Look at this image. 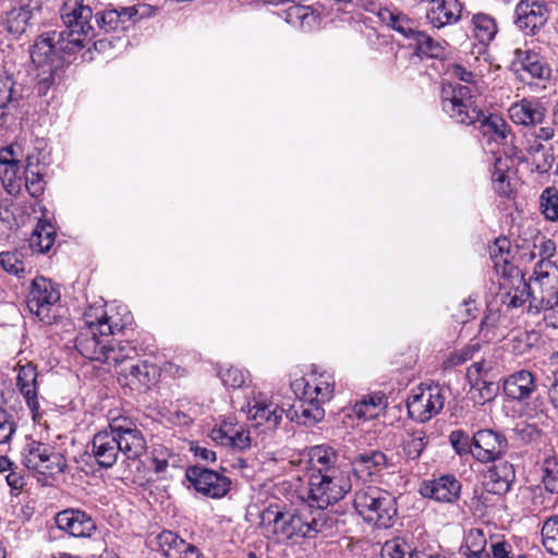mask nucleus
Returning <instances> with one entry per match:
<instances>
[{
	"mask_svg": "<svg viewBox=\"0 0 558 558\" xmlns=\"http://www.w3.org/2000/svg\"><path fill=\"white\" fill-rule=\"evenodd\" d=\"M60 14L65 29L45 32L33 46L31 58L37 66H58L61 60L82 50L92 38L93 11L83 0H65Z\"/></svg>",
	"mask_w": 558,
	"mask_h": 558,
	"instance_id": "obj_1",
	"label": "nucleus"
},
{
	"mask_svg": "<svg viewBox=\"0 0 558 558\" xmlns=\"http://www.w3.org/2000/svg\"><path fill=\"white\" fill-rule=\"evenodd\" d=\"M292 388L299 396V401L288 410V418L303 425L322 421L325 416L323 404L333 396V376L329 373H312L305 378L296 379Z\"/></svg>",
	"mask_w": 558,
	"mask_h": 558,
	"instance_id": "obj_2",
	"label": "nucleus"
},
{
	"mask_svg": "<svg viewBox=\"0 0 558 558\" xmlns=\"http://www.w3.org/2000/svg\"><path fill=\"white\" fill-rule=\"evenodd\" d=\"M509 245L506 239H498L490 255L494 258L495 268L502 278L499 281L500 300L508 308H518L529 302V312L534 310V298L539 295L538 290L532 288V283L526 282L519 269L508 262V257L504 255V251Z\"/></svg>",
	"mask_w": 558,
	"mask_h": 558,
	"instance_id": "obj_3",
	"label": "nucleus"
},
{
	"mask_svg": "<svg viewBox=\"0 0 558 558\" xmlns=\"http://www.w3.org/2000/svg\"><path fill=\"white\" fill-rule=\"evenodd\" d=\"M84 322L86 328L76 337L75 348L84 357L101 362L109 336L121 331L128 322L108 316L102 306L89 307Z\"/></svg>",
	"mask_w": 558,
	"mask_h": 558,
	"instance_id": "obj_4",
	"label": "nucleus"
},
{
	"mask_svg": "<svg viewBox=\"0 0 558 558\" xmlns=\"http://www.w3.org/2000/svg\"><path fill=\"white\" fill-rule=\"evenodd\" d=\"M353 506L368 523L387 529L397 515L395 497L377 486H365L354 493Z\"/></svg>",
	"mask_w": 558,
	"mask_h": 558,
	"instance_id": "obj_5",
	"label": "nucleus"
},
{
	"mask_svg": "<svg viewBox=\"0 0 558 558\" xmlns=\"http://www.w3.org/2000/svg\"><path fill=\"white\" fill-rule=\"evenodd\" d=\"M478 89L469 85L448 84L441 89V108L454 122L475 124L483 116L477 105Z\"/></svg>",
	"mask_w": 558,
	"mask_h": 558,
	"instance_id": "obj_6",
	"label": "nucleus"
},
{
	"mask_svg": "<svg viewBox=\"0 0 558 558\" xmlns=\"http://www.w3.org/2000/svg\"><path fill=\"white\" fill-rule=\"evenodd\" d=\"M350 470H331L329 474L310 475V506L326 509L341 500L351 489Z\"/></svg>",
	"mask_w": 558,
	"mask_h": 558,
	"instance_id": "obj_7",
	"label": "nucleus"
},
{
	"mask_svg": "<svg viewBox=\"0 0 558 558\" xmlns=\"http://www.w3.org/2000/svg\"><path fill=\"white\" fill-rule=\"evenodd\" d=\"M274 514V533L278 542H287L302 537H311L322 532L327 525L325 512H318L317 517L307 518L302 513L268 511Z\"/></svg>",
	"mask_w": 558,
	"mask_h": 558,
	"instance_id": "obj_8",
	"label": "nucleus"
},
{
	"mask_svg": "<svg viewBox=\"0 0 558 558\" xmlns=\"http://www.w3.org/2000/svg\"><path fill=\"white\" fill-rule=\"evenodd\" d=\"M61 292L50 279L36 277L33 279L27 294L29 312L45 324H51L59 312Z\"/></svg>",
	"mask_w": 558,
	"mask_h": 558,
	"instance_id": "obj_9",
	"label": "nucleus"
},
{
	"mask_svg": "<svg viewBox=\"0 0 558 558\" xmlns=\"http://www.w3.org/2000/svg\"><path fill=\"white\" fill-rule=\"evenodd\" d=\"M446 397L438 385H421L407 401L409 415L421 423L428 422L444 409Z\"/></svg>",
	"mask_w": 558,
	"mask_h": 558,
	"instance_id": "obj_10",
	"label": "nucleus"
},
{
	"mask_svg": "<svg viewBox=\"0 0 558 558\" xmlns=\"http://www.w3.org/2000/svg\"><path fill=\"white\" fill-rule=\"evenodd\" d=\"M22 463L29 470L43 474H60L66 468L64 458L49 445L29 441L21 452Z\"/></svg>",
	"mask_w": 558,
	"mask_h": 558,
	"instance_id": "obj_11",
	"label": "nucleus"
},
{
	"mask_svg": "<svg viewBox=\"0 0 558 558\" xmlns=\"http://www.w3.org/2000/svg\"><path fill=\"white\" fill-rule=\"evenodd\" d=\"M185 477L197 493L210 498L226 496L231 486L228 476L199 465L189 466Z\"/></svg>",
	"mask_w": 558,
	"mask_h": 558,
	"instance_id": "obj_12",
	"label": "nucleus"
},
{
	"mask_svg": "<svg viewBox=\"0 0 558 558\" xmlns=\"http://www.w3.org/2000/svg\"><path fill=\"white\" fill-rule=\"evenodd\" d=\"M111 427L120 447V453L130 460H136L146 451V440L142 430L126 417L111 420Z\"/></svg>",
	"mask_w": 558,
	"mask_h": 558,
	"instance_id": "obj_13",
	"label": "nucleus"
},
{
	"mask_svg": "<svg viewBox=\"0 0 558 558\" xmlns=\"http://www.w3.org/2000/svg\"><path fill=\"white\" fill-rule=\"evenodd\" d=\"M158 376L159 371L156 365L138 359L133 360L129 365H122V369H118L117 374L119 384L131 391L149 389L157 383Z\"/></svg>",
	"mask_w": 558,
	"mask_h": 558,
	"instance_id": "obj_14",
	"label": "nucleus"
},
{
	"mask_svg": "<svg viewBox=\"0 0 558 558\" xmlns=\"http://www.w3.org/2000/svg\"><path fill=\"white\" fill-rule=\"evenodd\" d=\"M508 447L505 435L494 429H480L473 435V458L481 463L501 459Z\"/></svg>",
	"mask_w": 558,
	"mask_h": 558,
	"instance_id": "obj_15",
	"label": "nucleus"
},
{
	"mask_svg": "<svg viewBox=\"0 0 558 558\" xmlns=\"http://www.w3.org/2000/svg\"><path fill=\"white\" fill-rule=\"evenodd\" d=\"M38 11L37 0H10V7L3 20L5 31L13 38H20L32 26L34 15Z\"/></svg>",
	"mask_w": 558,
	"mask_h": 558,
	"instance_id": "obj_16",
	"label": "nucleus"
},
{
	"mask_svg": "<svg viewBox=\"0 0 558 558\" xmlns=\"http://www.w3.org/2000/svg\"><path fill=\"white\" fill-rule=\"evenodd\" d=\"M510 68L518 78L526 84H531L534 78L547 80L551 73L542 57L531 50L517 49Z\"/></svg>",
	"mask_w": 558,
	"mask_h": 558,
	"instance_id": "obj_17",
	"label": "nucleus"
},
{
	"mask_svg": "<svg viewBox=\"0 0 558 558\" xmlns=\"http://www.w3.org/2000/svg\"><path fill=\"white\" fill-rule=\"evenodd\" d=\"M461 483L451 474H445L437 478L424 481L420 485V494L424 498L437 502L453 504L461 494Z\"/></svg>",
	"mask_w": 558,
	"mask_h": 558,
	"instance_id": "obj_18",
	"label": "nucleus"
},
{
	"mask_svg": "<svg viewBox=\"0 0 558 558\" xmlns=\"http://www.w3.org/2000/svg\"><path fill=\"white\" fill-rule=\"evenodd\" d=\"M547 8L538 1L521 0L515 7L514 23L526 35H534L548 20Z\"/></svg>",
	"mask_w": 558,
	"mask_h": 558,
	"instance_id": "obj_19",
	"label": "nucleus"
},
{
	"mask_svg": "<svg viewBox=\"0 0 558 558\" xmlns=\"http://www.w3.org/2000/svg\"><path fill=\"white\" fill-rule=\"evenodd\" d=\"M283 413L284 410L281 407L262 395L247 402V418L255 422L256 426L264 425L269 430L278 427Z\"/></svg>",
	"mask_w": 558,
	"mask_h": 558,
	"instance_id": "obj_20",
	"label": "nucleus"
},
{
	"mask_svg": "<svg viewBox=\"0 0 558 558\" xmlns=\"http://www.w3.org/2000/svg\"><path fill=\"white\" fill-rule=\"evenodd\" d=\"M54 521L59 530L73 537H90L96 530L93 519L77 509L70 508L58 512Z\"/></svg>",
	"mask_w": 558,
	"mask_h": 558,
	"instance_id": "obj_21",
	"label": "nucleus"
},
{
	"mask_svg": "<svg viewBox=\"0 0 558 558\" xmlns=\"http://www.w3.org/2000/svg\"><path fill=\"white\" fill-rule=\"evenodd\" d=\"M536 389V377L527 369L515 371L502 379V391L511 401L523 402L530 399Z\"/></svg>",
	"mask_w": 558,
	"mask_h": 558,
	"instance_id": "obj_22",
	"label": "nucleus"
},
{
	"mask_svg": "<svg viewBox=\"0 0 558 558\" xmlns=\"http://www.w3.org/2000/svg\"><path fill=\"white\" fill-rule=\"evenodd\" d=\"M90 446L92 456L100 468L109 469L116 464L120 454V447L111 427V422L108 429L94 435Z\"/></svg>",
	"mask_w": 558,
	"mask_h": 558,
	"instance_id": "obj_23",
	"label": "nucleus"
},
{
	"mask_svg": "<svg viewBox=\"0 0 558 558\" xmlns=\"http://www.w3.org/2000/svg\"><path fill=\"white\" fill-rule=\"evenodd\" d=\"M160 550L167 558H203L201 550L171 531H162L158 537Z\"/></svg>",
	"mask_w": 558,
	"mask_h": 558,
	"instance_id": "obj_24",
	"label": "nucleus"
},
{
	"mask_svg": "<svg viewBox=\"0 0 558 558\" xmlns=\"http://www.w3.org/2000/svg\"><path fill=\"white\" fill-rule=\"evenodd\" d=\"M461 16V4L458 0H430L426 12L427 23L434 28L457 23Z\"/></svg>",
	"mask_w": 558,
	"mask_h": 558,
	"instance_id": "obj_25",
	"label": "nucleus"
},
{
	"mask_svg": "<svg viewBox=\"0 0 558 558\" xmlns=\"http://www.w3.org/2000/svg\"><path fill=\"white\" fill-rule=\"evenodd\" d=\"M389 466V459L379 450L359 453L351 462V470L362 480H367Z\"/></svg>",
	"mask_w": 558,
	"mask_h": 558,
	"instance_id": "obj_26",
	"label": "nucleus"
},
{
	"mask_svg": "<svg viewBox=\"0 0 558 558\" xmlns=\"http://www.w3.org/2000/svg\"><path fill=\"white\" fill-rule=\"evenodd\" d=\"M508 112L513 123L524 126L541 124L545 118V108L537 100L522 99L512 104Z\"/></svg>",
	"mask_w": 558,
	"mask_h": 558,
	"instance_id": "obj_27",
	"label": "nucleus"
},
{
	"mask_svg": "<svg viewBox=\"0 0 558 558\" xmlns=\"http://www.w3.org/2000/svg\"><path fill=\"white\" fill-rule=\"evenodd\" d=\"M515 480L514 468L511 463L504 461L492 466L486 475L484 486L487 492L504 495Z\"/></svg>",
	"mask_w": 558,
	"mask_h": 558,
	"instance_id": "obj_28",
	"label": "nucleus"
},
{
	"mask_svg": "<svg viewBox=\"0 0 558 558\" xmlns=\"http://www.w3.org/2000/svg\"><path fill=\"white\" fill-rule=\"evenodd\" d=\"M310 475L329 474L331 470H350L338 462L337 452L328 446H315L310 450Z\"/></svg>",
	"mask_w": 558,
	"mask_h": 558,
	"instance_id": "obj_29",
	"label": "nucleus"
},
{
	"mask_svg": "<svg viewBox=\"0 0 558 558\" xmlns=\"http://www.w3.org/2000/svg\"><path fill=\"white\" fill-rule=\"evenodd\" d=\"M37 377L36 366L32 363L22 365L17 369L16 386L32 412L36 411L39 407Z\"/></svg>",
	"mask_w": 558,
	"mask_h": 558,
	"instance_id": "obj_30",
	"label": "nucleus"
},
{
	"mask_svg": "<svg viewBox=\"0 0 558 558\" xmlns=\"http://www.w3.org/2000/svg\"><path fill=\"white\" fill-rule=\"evenodd\" d=\"M284 21L294 26L311 32L320 24V14L310 5L293 3L284 12Z\"/></svg>",
	"mask_w": 558,
	"mask_h": 558,
	"instance_id": "obj_31",
	"label": "nucleus"
},
{
	"mask_svg": "<svg viewBox=\"0 0 558 558\" xmlns=\"http://www.w3.org/2000/svg\"><path fill=\"white\" fill-rule=\"evenodd\" d=\"M538 292L539 295L534 298L533 312L543 314V320L548 327L558 328V290L555 288Z\"/></svg>",
	"mask_w": 558,
	"mask_h": 558,
	"instance_id": "obj_32",
	"label": "nucleus"
},
{
	"mask_svg": "<svg viewBox=\"0 0 558 558\" xmlns=\"http://www.w3.org/2000/svg\"><path fill=\"white\" fill-rule=\"evenodd\" d=\"M135 359L136 351L134 347L130 343H116L113 340L109 339L106 350L104 351L101 363L113 366L116 374H118V369H122V365H129Z\"/></svg>",
	"mask_w": 558,
	"mask_h": 558,
	"instance_id": "obj_33",
	"label": "nucleus"
},
{
	"mask_svg": "<svg viewBox=\"0 0 558 558\" xmlns=\"http://www.w3.org/2000/svg\"><path fill=\"white\" fill-rule=\"evenodd\" d=\"M558 280V267L549 258H539L530 279L532 288L535 291H545L555 289Z\"/></svg>",
	"mask_w": 558,
	"mask_h": 558,
	"instance_id": "obj_34",
	"label": "nucleus"
},
{
	"mask_svg": "<svg viewBox=\"0 0 558 558\" xmlns=\"http://www.w3.org/2000/svg\"><path fill=\"white\" fill-rule=\"evenodd\" d=\"M378 16L384 23L411 41L414 40L415 35L420 33L415 22L401 12L386 8L379 11Z\"/></svg>",
	"mask_w": 558,
	"mask_h": 558,
	"instance_id": "obj_35",
	"label": "nucleus"
},
{
	"mask_svg": "<svg viewBox=\"0 0 558 558\" xmlns=\"http://www.w3.org/2000/svg\"><path fill=\"white\" fill-rule=\"evenodd\" d=\"M478 129L484 136H488L489 140L495 142H502L507 138L509 133V126L502 117L496 113L485 114L476 121Z\"/></svg>",
	"mask_w": 558,
	"mask_h": 558,
	"instance_id": "obj_36",
	"label": "nucleus"
},
{
	"mask_svg": "<svg viewBox=\"0 0 558 558\" xmlns=\"http://www.w3.org/2000/svg\"><path fill=\"white\" fill-rule=\"evenodd\" d=\"M428 444L426 433L422 429L407 430L401 447L407 460H417Z\"/></svg>",
	"mask_w": 558,
	"mask_h": 558,
	"instance_id": "obj_37",
	"label": "nucleus"
},
{
	"mask_svg": "<svg viewBox=\"0 0 558 558\" xmlns=\"http://www.w3.org/2000/svg\"><path fill=\"white\" fill-rule=\"evenodd\" d=\"M473 35L481 45L487 46L497 34L496 21L488 14L478 13L473 16Z\"/></svg>",
	"mask_w": 558,
	"mask_h": 558,
	"instance_id": "obj_38",
	"label": "nucleus"
},
{
	"mask_svg": "<svg viewBox=\"0 0 558 558\" xmlns=\"http://www.w3.org/2000/svg\"><path fill=\"white\" fill-rule=\"evenodd\" d=\"M384 398L380 395H372L367 398L357 401L352 407L351 415L356 416L361 420H371L376 417L380 411L384 409Z\"/></svg>",
	"mask_w": 558,
	"mask_h": 558,
	"instance_id": "obj_39",
	"label": "nucleus"
},
{
	"mask_svg": "<svg viewBox=\"0 0 558 558\" xmlns=\"http://www.w3.org/2000/svg\"><path fill=\"white\" fill-rule=\"evenodd\" d=\"M411 45H413L416 54L420 57L437 59L445 53V48L441 43L434 40L429 35L421 31L415 35Z\"/></svg>",
	"mask_w": 558,
	"mask_h": 558,
	"instance_id": "obj_40",
	"label": "nucleus"
},
{
	"mask_svg": "<svg viewBox=\"0 0 558 558\" xmlns=\"http://www.w3.org/2000/svg\"><path fill=\"white\" fill-rule=\"evenodd\" d=\"M54 227L47 222H39L33 231L29 245L39 253L48 252L54 243Z\"/></svg>",
	"mask_w": 558,
	"mask_h": 558,
	"instance_id": "obj_41",
	"label": "nucleus"
},
{
	"mask_svg": "<svg viewBox=\"0 0 558 558\" xmlns=\"http://www.w3.org/2000/svg\"><path fill=\"white\" fill-rule=\"evenodd\" d=\"M19 162L20 160L16 158V151L13 145L0 150V165L7 167L3 173V182H8L7 190L10 194L16 192L12 181L19 170Z\"/></svg>",
	"mask_w": 558,
	"mask_h": 558,
	"instance_id": "obj_42",
	"label": "nucleus"
},
{
	"mask_svg": "<svg viewBox=\"0 0 558 558\" xmlns=\"http://www.w3.org/2000/svg\"><path fill=\"white\" fill-rule=\"evenodd\" d=\"M151 462L156 473H165L170 466L177 468L180 463V458L168 447L156 445L151 451Z\"/></svg>",
	"mask_w": 558,
	"mask_h": 558,
	"instance_id": "obj_43",
	"label": "nucleus"
},
{
	"mask_svg": "<svg viewBox=\"0 0 558 558\" xmlns=\"http://www.w3.org/2000/svg\"><path fill=\"white\" fill-rule=\"evenodd\" d=\"M508 159L498 157L495 159L494 170L492 173V180L494 183L495 191L500 196H509L512 192L509 177L507 174Z\"/></svg>",
	"mask_w": 558,
	"mask_h": 558,
	"instance_id": "obj_44",
	"label": "nucleus"
},
{
	"mask_svg": "<svg viewBox=\"0 0 558 558\" xmlns=\"http://www.w3.org/2000/svg\"><path fill=\"white\" fill-rule=\"evenodd\" d=\"M0 266L5 272L22 277L26 271L25 256L19 250L1 252Z\"/></svg>",
	"mask_w": 558,
	"mask_h": 558,
	"instance_id": "obj_45",
	"label": "nucleus"
},
{
	"mask_svg": "<svg viewBox=\"0 0 558 558\" xmlns=\"http://www.w3.org/2000/svg\"><path fill=\"white\" fill-rule=\"evenodd\" d=\"M124 13V8L106 10L102 13L96 14V22L106 32L125 28V23L130 22Z\"/></svg>",
	"mask_w": 558,
	"mask_h": 558,
	"instance_id": "obj_46",
	"label": "nucleus"
},
{
	"mask_svg": "<svg viewBox=\"0 0 558 558\" xmlns=\"http://www.w3.org/2000/svg\"><path fill=\"white\" fill-rule=\"evenodd\" d=\"M532 165L538 173L548 172L554 163L555 157L551 147H545L543 144H535L530 147Z\"/></svg>",
	"mask_w": 558,
	"mask_h": 558,
	"instance_id": "obj_47",
	"label": "nucleus"
},
{
	"mask_svg": "<svg viewBox=\"0 0 558 558\" xmlns=\"http://www.w3.org/2000/svg\"><path fill=\"white\" fill-rule=\"evenodd\" d=\"M36 165L33 161V157L28 156L26 159L25 168V186L32 197H39L45 190V181L43 174L35 170Z\"/></svg>",
	"mask_w": 558,
	"mask_h": 558,
	"instance_id": "obj_48",
	"label": "nucleus"
},
{
	"mask_svg": "<svg viewBox=\"0 0 558 558\" xmlns=\"http://www.w3.org/2000/svg\"><path fill=\"white\" fill-rule=\"evenodd\" d=\"M209 437L211 440L218 445L231 447L239 450H244L251 447L252 440L250 436H238L234 438L229 435L223 428L220 426H216L210 430Z\"/></svg>",
	"mask_w": 558,
	"mask_h": 558,
	"instance_id": "obj_49",
	"label": "nucleus"
},
{
	"mask_svg": "<svg viewBox=\"0 0 558 558\" xmlns=\"http://www.w3.org/2000/svg\"><path fill=\"white\" fill-rule=\"evenodd\" d=\"M539 208L546 220L558 221V190L546 187L539 196Z\"/></svg>",
	"mask_w": 558,
	"mask_h": 558,
	"instance_id": "obj_50",
	"label": "nucleus"
},
{
	"mask_svg": "<svg viewBox=\"0 0 558 558\" xmlns=\"http://www.w3.org/2000/svg\"><path fill=\"white\" fill-rule=\"evenodd\" d=\"M480 350L481 343L478 341L472 340L462 349L451 352L445 361V366L456 367L462 365L465 362L472 360L475 356V354L480 352Z\"/></svg>",
	"mask_w": 558,
	"mask_h": 558,
	"instance_id": "obj_51",
	"label": "nucleus"
},
{
	"mask_svg": "<svg viewBox=\"0 0 558 558\" xmlns=\"http://www.w3.org/2000/svg\"><path fill=\"white\" fill-rule=\"evenodd\" d=\"M542 543L551 555H558V518L546 520L542 529Z\"/></svg>",
	"mask_w": 558,
	"mask_h": 558,
	"instance_id": "obj_52",
	"label": "nucleus"
},
{
	"mask_svg": "<svg viewBox=\"0 0 558 558\" xmlns=\"http://www.w3.org/2000/svg\"><path fill=\"white\" fill-rule=\"evenodd\" d=\"M486 538L484 533L478 529H472L468 532L464 538V544L461 547V554L470 556L485 551Z\"/></svg>",
	"mask_w": 558,
	"mask_h": 558,
	"instance_id": "obj_53",
	"label": "nucleus"
},
{
	"mask_svg": "<svg viewBox=\"0 0 558 558\" xmlns=\"http://www.w3.org/2000/svg\"><path fill=\"white\" fill-rule=\"evenodd\" d=\"M472 391L477 392V395L473 396L476 402L484 404L495 399L498 392V387L487 380H483L482 378H475L471 383Z\"/></svg>",
	"mask_w": 558,
	"mask_h": 558,
	"instance_id": "obj_54",
	"label": "nucleus"
},
{
	"mask_svg": "<svg viewBox=\"0 0 558 558\" xmlns=\"http://www.w3.org/2000/svg\"><path fill=\"white\" fill-rule=\"evenodd\" d=\"M542 482L547 492L558 494V460L546 459L543 465Z\"/></svg>",
	"mask_w": 558,
	"mask_h": 558,
	"instance_id": "obj_55",
	"label": "nucleus"
},
{
	"mask_svg": "<svg viewBox=\"0 0 558 558\" xmlns=\"http://www.w3.org/2000/svg\"><path fill=\"white\" fill-rule=\"evenodd\" d=\"M449 441L460 457L471 454L473 457V436L470 438L469 435L462 429L451 432Z\"/></svg>",
	"mask_w": 558,
	"mask_h": 558,
	"instance_id": "obj_56",
	"label": "nucleus"
},
{
	"mask_svg": "<svg viewBox=\"0 0 558 558\" xmlns=\"http://www.w3.org/2000/svg\"><path fill=\"white\" fill-rule=\"evenodd\" d=\"M16 432V422L11 413L0 408V446H10Z\"/></svg>",
	"mask_w": 558,
	"mask_h": 558,
	"instance_id": "obj_57",
	"label": "nucleus"
},
{
	"mask_svg": "<svg viewBox=\"0 0 558 558\" xmlns=\"http://www.w3.org/2000/svg\"><path fill=\"white\" fill-rule=\"evenodd\" d=\"M222 384L230 388H241L247 378L245 372L236 367H228L219 373Z\"/></svg>",
	"mask_w": 558,
	"mask_h": 558,
	"instance_id": "obj_58",
	"label": "nucleus"
},
{
	"mask_svg": "<svg viewBox=\"0 0 558 558\" xmlns=\"http://www.w3.org/2000/svg\"><path fill=\"white\" fill-rule=\"evenodd\" d=\"M496 366V362L489 357V359H482L478 362H474L469 368H468V379L470 383L475 380V378H481L482 375H487L490 373Z\"/></svg>",
	"mask_w": 558,
	"mask_h": 558,
	"instance_id": "obj_59",
	"label": "nucleus"
},
{
	"mask_svg": "<svg viewBox=\"0 0 558 558\" xmlns=\"http://www.w3.org/2000/svg\"><path fill=\"white\" fill-rule=\"evenodd\" d=\"M550 360L554 369L551 371V384L548 388V398L554 409L558 412V351L553 353Z\"/></svg>",
	"mask_w": 558,
	"mask_h": 558,
	"instance_id": "obj_60",
	"label": "nucleus"
},
{
	"mask_svg": "<svg viewBox=\"0 0 558 558\" xmlns=\"http://www.w3.org/2000/svg\"><path fill=\"white\" fill-rule=\"evenodd\" d=\"M124 13H126V19L130 22H137L142 19L149 17L155 13V9L146 3H138L136 5L124 8Z\"/></svg>",
	"mask_w": 558,
	"mask_h": 558,
	"instance_id": "obj_61",
	"label": "nucleus"
},
{
	"mask_svg": "<svg viewBox=\"0 0 558 558\" xmlns=\"http://www.w3.org/2000/svg\"><path fill=\"white\" fill-rule=\"evenodd\" d=\"M448 71L451 76L466 84H472V87L476 88V74L471 69L465 68L461 63H453Z\"/></svg>",
	"mask_w": 558,
	"mask_h": 558,
	"instance_id": "obj_62",
	"label": "nucleus"
},
{
	"mask_svg": "<svg viewBox=\"0 0 558 558\" xmlns=\"http://www.w3.org/2000/svg\"><path fill=\"white\" fill-rule=\"evenodd\" d=\"M385 550L391 556V558H410V555H414L410 547L399 539L387 542L385 544Z\"/></svg>",
	"mask_w": 558,
	"mask_h": 558,
	"instance_id": "obj_63",
	"label": "nucleus"
},
{
	"mask_svg": "<svg viewBox=\"0 0 558 558\" xmlns=\"http://www.w3.org/2000/svg\"><path fill=\"white\" fill-rule=\"evenodd\" d=\"M556 253V243L550 239L541 238L538 243L534 244L532 257L549 258Z\"/></svg>",
	"mask_w": 558,
	"mask_h": 558,
	"instance_id": "obj_64",
	"label": "nucleus"
}]
</instances>
